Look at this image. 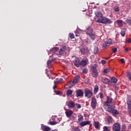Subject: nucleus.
<instances>
[{"label": "nucleus", "instance_id": "nucleus-11", "mask_svg": "<svg viewBox=\"0 0 131 131\" xmlns=\"http://www.w3.org/2000/svg\"><path fill=\"white\" fill-rule=\"evenodd\" d=\"M91 124V121H81V123H79V125L81 127L85 126V125H89Z\"/></svg>", "mask_w": 131, "mask_h": 131}, {"label": "nucleus", "instance_id": "nucleus-30", "mask_svg": "<svg viewBox=\"0 0 131 131\" xmlns=\"http://www.w3.org/2000/svg\"><path fill=\"white\" fill-rule=\"evenodd\" d=\"M72 93H73L72 90H67V96L71 95Z\"/></svg>", "mask_w": 131, "mask_h": 131}, {"label": "nucleus", "instance_id": "nucleus-25", "mask_svg": "<svg viewBox=\"0 0 131 131\" xmlns=\"http://www.w3.org/2000/svg\"><path fill=\"white\" fill-rule=\"evenodd\" d=\"M111 81H112V83H116L117 82L118 80L115 77H112V79H111Z\"/></svg>", "mask_w": 131, "mask_h": 131}, {"label": "nucleus", "instance_id": "nucleus-2", "mask_svg": "<svg viewBox=\"0 0 131 131\" xmlns=\"http://www.w3.org/2000/svg\"><path fill=\"white\" fill-rule=\"evenodd\" d=\"M97 23H101L103 24H111L113 23V21L111 20L110 18H107L106 17H102L99 18L96 21Z\"/></svg>", "mask_w": 131, "mask_h": 131}, {"label": "nucleus", "instance_id": "nucleus-59", "mask_svg": "<svg viewBox=\"0 0 131 131\" xmlns=\"http://www.w3.org/2000/svg\"><path fill=\"white\" fill-rule=\"evenodd\" d=\"M53 90H55V89H57V87L55 85H54L53 87Z\"/></svg>", "mask_w": 131, "mask_h": 131}, {"label": "nucleus", "instance_id": "nucleus-40", "mask_svg": "<svg viewBox=\"0 0 131 131\" xmlns=\"http://www.w3.org/2000/svg\"><path fill=\"white\" fill-rule=\"evenodd\" d=\"M61 82L58 81V78L56 79V80L54 81V85L58 84V83H61Z\"/></svg>", "mask_w": 131, "mask_h": 131}, {"label": "nucleus", "instance_id": "nucleus-63", "mask_svg": "<svg viewBox=\"0 0 131 131\" xmlns=\"http://www.w3.org/2000/svg\"><path fill=\"white\" fill-rule=\"evenodd\" d=\"M125 43H128V42H127V41H125Z\"/></svg>", "mask_w": 131, "mask_h": 131}, {"label": "nucleus", "instance_id": "nucleus-12", "mask_svg": "<svg viewBox=\"0 0 131 131\" xmlns=\"http://www.w3.org/2000/svg\"><path fill=\"white\" fill-rule=\"evenodd\" d=\"M88 61V60L87 59L82 60L81 61H80V66H81L82 67H84L87 65Z\"/></svg>", "mask_w": 131, "mask_h": 131}, {"label": "nucleus", "instance_id": "nucleus-33", "mask_svg": "<svg viewBox=\"0 0 131 131\" xmlns=\"http://www.w3.org/2000/svg\"><path fill=\"white\" fill-rule=\"evenodd\" d=\"M99 123L98 122H95L94 123L95 128L98 129L99 128Z\"/></svg>", "mask_w": 131, "mask_h": 131}, {"label": "nucleus", "instance_id": "nucleus-52", "mask_svg": "<svg viewBox=\"0 0 131 131\" xmlns=\"http://www.w3.org/2000/svg\"><path fill=\"white\" fill-rule=\"evenodd\" d=\"M131 50L130 48H127L125 49V52H128V51H130Z\"/></svg>", "mask_w": 131, "mask_h": 131}, {"label": "nucleus", "instance_id": "nucleus-29", "mask_svg": "<svg viewBox=\"0 0 131 131\" xmlns=\"http://www.w3.org/2000/svg\"><path fill=\"white\" fill-rule=\"evenodd\" d=\"M105 43L106 45H112L113 43V41L111 40V39H108V40H106Z\"/></svg>", "mask_w": 131, "mask_h": 131}, {"label": "nucleus", "instance_id": "nucleus-60", "mask_svg": "<svg viewBox=\"0 0 131 131\" xmlns=\"http://www.w3.org/2000/svg\"><path fill=\"white\" fill-rule=\"evenodd\" d=\"M56 94H57V95H60V92L58 91V92H57V93H56Z\"/></svg>", "mask_w": 131, "mask_h": 131}, {"label": "nucleus", "instance_id": "nucleus-6", "mask_svg": "<svg viewBox=\"0 0 131 131\" xmlns=\"http://www.w3.org/2000/svg\"><path fill=\"white\" fill-rule=\"evenodd\" d=\"M91 106L93 110L96 109V107L97 106V100L95 97L91 98Z\"/></svg>", "mask_w": 131, "mask_h": 131}, {"label": "nucleus", "instance_id": "nucleus-21", "mask_svg": "<svg viewBox=\"0 0 131 131\" xmlns=\"http://www.w3.org/2000/svg\"><path fill=\"white\" fill-rule=\"evenodd\" d=\"M74 66L77 68H79L80 67V61H79V59H75Z\"/></svg>", "mask_w": 131, "mask_h": 131}, {"label": "nucleus", "instance_id": "nucleus-38", "mask_svg": "<svg viewBox=\"0 0 131 131\" xmlns=\"http://www.w3.org/2000/svg\"><path fill=\"white\" fill-rule=\"evenodd\" d=\"M69 36L70 37V39H74V33H69Z\"/></svg>", "mask_w": 131, "mask_h": 131}, {"label": "nucleus", "instance_id": "nucleus-46", "mask_svg": "<svg viewBox=\"0 0 131 131\" xmlns=\"http://www.w3.org/2000/svg\"><path fill=\"white\" fill-rule=\"evenodd\" d=\"M110 45H108V44H107V43H103L102 47H104V48H107V47H109Z\"/></svg>", "mask_w": 131, "mask_h": 131}, {"label": "nucleus", "instance_id": "nucleus-19", "mask_svg": "<svg viewBox=\"0 0 131 131\" xmlns=\"http://www.w3.org/2000/svg\"><path fill=\"white\" fill-rule=\"evenodd\" d=\"M104 94L103 93H102V92H101L100 93H99L98 94H97L96 95V98H98L99 97V98H100V99H103L104 98Z\"/></svg>", "mask_w": 131, "mask_h": 131}, {"label": "nucleus", "instance_id": "nucleus-24", "mask_svg": "<svg viewBox=\"0 0 131 131\" xmlns=\"http://www.w3.org/2000/svg\"><path fill=\"white\" fill-rule=\"evenodd\" d=\"M84 43L86 45H91L92 42L90 39L87 38V39H85Z\"/></svg>", "mask_w": 131, "mask_h": 131}, {"label": "nucleus", "instance_id": "nucleus-49", "mask_svg": "<svg viewBox=\"0 0 131 131\" xmlns=\"http://www.w3.org/2000/svg\"><path fill=\"white\" fill-rule=\"evenodd\" d=\"M76 107H77V109H80L81 107V105H80L79 103H76Z\"/></svg>", "mask_w": 131, "mask_h": 131}, {"label": "nucleus", "instance_id": "nucleus-14", "mask_svg": "<svg viewBox=\"0 0 131 131\" xmlns=\"http://www.w3.org/2000/svg\"><path fill=\"white\" fill-rule=\"evenodd\" d=\"M67 106L70 108H74L75 107V103L73 101H71L67 103Z\"/></svg>", "mask_w": 131, "mask_h": 131}, {"label": "nucleus", "instance_id": "nucleus-10", "mask_svg": "<svg viewBox=\"0 0 131 131\" xmlns=\"http://www.w3.org/2000/svg\"><path fill=\"white\" fill-rule=\"evenodd\" d=\"M76 97H83V92L81 90H78L76 91Z\"/></svg>", "mask_w": 131, "mask_h": 131}, {"label": "nucleus", "instance_id": "nucleus-51", "mask_svg": "<svg viewBox=\"0 0 131 131\" xmlns=\"http://www.w3.org/2000/svg\"><path fill=\"white\" fill-rule=\"evenodd\" d=\"M120 61H121L122 63L125 64L124 59L123 58L120 59Z\"/></svg>", "mask_w": 131, "mask_h": 131}, {"label": "nucleus", "instance_id": "nucleus-54", "mask_svg": "<svg viewBox=\"0 0 131 131\" xmlns=\"http://www.w3.org/2000/svg\"><path fill=\"white\" fill-rule=\"evenodd\" d=\"M77 118V116L75 114H74L72 116V120H75Z\"/></svg>", "mask_w": 131, "mask_h": 131}, {"label": "nucleus", "instance_id": "nucleus-62", "mask_svg": "<svg viewBox=\"0 0 131 131\" xmlns=\"http://www.w3.org/2000/svg\"><path fill=\"white\" fill-rule=\"evenodd\" d=\"M121 131H125V128L124 129H122Z\"/></svg>", "mask_w": 131, "mask_h": 131}, {"label": "nucleus", "instance_id": "nucleus-28", "mask_svg": "<svg viewBox=\"0 0 131 131\" xmlns=\"http://www.w3.org/2000/svg\"><path fill=\"white\" fill-rule=\"evenodd\" d=\"M52 62H53V59H51L50 60H49L47 61V65L48 66V68H50V67H51Z\"/></svg>", "mask_w": 131, "mask_h": 131}, {"label": "nucleus", "instance_id": "nucleus-43", "mask_svg": "<svg viewBox=\"0 0 131 131\" xmlns=\"http://www.w3.org/2000/svg\"><path fill=\"white\" fill-rule=\"evenodd\" d=\"M125 34H126V31H125V30H123V31H121V35L122 37H124Z\"/></svg>", "mask_w": 131, "mask_h": 131}, {"label": "nucleus", "instance_id": "nucleus-4", "mask_svg": "<svg viewBox=\"0 0 131 131\" xmlns=\"http://www.w3.org/2000/svg\"><path fill=\"white\" fill-rule=\"evenodd\" d=\"M106 111L110 113H112L113 116H117L119 114V112L112 106H107Z\"/></svg>", "mask_w": 131, "mask_h": 131}, {"label": "nucleus", "instance_id": "nucleus-9", "mask_svg": "<svg viewBox=\"0 0 131 131\" xmlns=\"http://www.w3.org/2000/svg\"><path fill=\"white\" fill-rule=\"evenodd\" d=\"M67 50V47L66 46H63L61 47L60 50L58 51V53H57V55L61 56L64 54L66 53V51Z\"/></svg>", "mask_w": 131, "mask_h": 131}, {"label": "nucleus", "instance_id": "nucleus-61", "mask_svg": "<svg viewBox=\"0 0 131 131\" xmlns=\"http://www.w3.org/2000/svg\"><path fill=\"white\" fill-rule=\"evenodd\" d=\"M104 6H106V5H107V3H104Z\"/></svg>", "mask_w": 131, "mask_h": 131}, {"label": "nucleus", "instance_id": "nucleus-48", "mask_svg": "<svg viewBox=\"0 0 131 131\" xmlns=\"http://www.w3.org/2000/svg\"><path fill=\"white\" fill-rule=\"evenodd\" d=\"M119 7H116L115 8H114V11H115L116 12H119Z\"/></svg>", "mask_w": 131, "mask_h": 131}, {"label": "nucleus", "instance_id": "nucleus-7", "mask_svg": "<svg viewBox=\"0 0 131 131\" xmlns=\"http://www.w3.org/2000/svg\"><path fill=\"white\" fill-rule=\"evenodd\" d=\"M121 125L119 123H115L112 126V130L113 131H120Z\"/></svg>", "mask_w": 131, "mask_h": 131}, {"label": "nucleus", "instance_id": "nucleus-22", "mask_svg": "<svg viewBox=\"0 0 131 131\" xmlns=\"http://www.w3.org/2000/svg\"><path fill=\"white\" fill-rule=\"evenodd\" d=\"M116 23L119 27H122V26H123V20H122L118 19V20H117Z\"/></svg>", "mask_w": 131, "mask_h": 131}, {"label": "nucleus", "instance_id": "nucleus-57", "mask_svg": "<svg viewBox=\"0 0 131 131\" xmlns=\"http://www.w3.org/2000/svg\"><path fill=\"white\" fill-rule=\"evenodd\" d=\"M106 63V61L105 60H102V64H105Z\"/></svg>", "mask_w": 131, "mask_h": 131}, {"label": "nucleus", "instance_id": "nucleus-41", "mask_svg": "<svg viewBox=\"0 0 131 131\" xmlns=\"http://www.w3.org/2000/svg\"><path fill=\"white\" fill-rule=\"evenodd\" d=\"M127 104H131V97L127 98Z\"/></svg>", "mask_w": 131, "mask_h": 131}, {"label": "nucleus", "instance_id": "nucleus-50", "mask_svg": "<svg viewBox=\"0 0 131 131\" xmlns=\"http://www.w3.org/2000/svg\"><path fill=\"white\" fill-rule=\"evenodd\" d=\"M88 70L87 69H83V73L86 74L88 73Z\"/></svg>", "mask_w": 131, "mask_h": 131}, {"label": "nucleus", "instance_id": "nucleus-3", "mask_svg": "<svg viewBox=\"0 0 131 131\" xmlns=\"http://www.w3.org/2000/svg\"><path fill=\"white\" fill-rule=\"evenodd\" d=\"M97 64H95L94 66H92L91 67V70L92 71V75L93 76V77L97 78L98 76V71L97 70Z\"/></svg>", "mask_w": 131, "mask_h": 131}, {"label": "nucleus", "instance_id": "nucleus-35", "mask_svg": "<svg viewBox=\"0 0 131 131\" xmlns=\"http://www.w3.org/2000/svg\"><path fill=\"white\" fill-rule=\"evenodd\" d=\"M126 76L128 80L131 81V74L129 72H127Z\"/></svg>", "mask_w": 131, "mask_h": 131}, {"label": "nucleus", "instance_id": "nucleus-34", "mask_svg": "<svg viewBox=\"0 0 131 131\" xmlns=\"http://www.w3.org/2000/svg\"><path fill=\"white\" fill-rule=\"evenodd\" d=\"M75 84L73 82H69L68 83H67V85H68L69 88H71L73 86V84Z\"/></svg>", "mask_w": 131, "mask_h": 131}, {"label": "nucleus", "instance_id": "nucleus-31", "mask_svg": "<svg viewBox=\"0 0 131 131\" xmlns=\"http://www.w3.org/2000/svg\"><path fill=\"white\" fill-rule=\"evenodd\" d=\"M58 122L57 121H50L49 122V124L51 125H56L57 124H58Z\"/></svg>", "mask_w": 131, "mask_h": 131}, {"label": "nucleus", "instance_id": "nucleus-47", "mask_svg": "<svg viewBox=\"0 0 131 131\" xmlns=\"http://www.w3.org/2000/svg\"><path fill=\"white\" fill-rule=\"evenodd\" d=\"M112 52H113V53H117V49L116 48H114L112 49Z\"/></svg>", "mask_w": 131, "mask_h": 131}, {"label": "nucleus", "instance_id": "nucleus-37", "mask_svg": "<svg viewBox=\"0 0 131 131\" xmlns=\"http://www.w3.org/2000/svg\"><path fill=\"white\" fill-rule=\"evenodd\" d=\"M107 120L108 123H111L112 122H113V117H112L111 116L108 117Z\"/></svg>", "mask_w": 131, "mask_h": 131}, {"label": "nucleus", "instance_id": "nucleus-44", "mask_svg": "<svg viewBox=\"0 0 131 131\" xmlns=\"http://www.w3.org/2000/svg\"><path fill=\"white\" fill-rule=\"evenodd\" d=\"M110 72V69L109 68L106 69L104 70V71H103V73H108Z\"/></svg>", "mask_w": 131, "mask_h": 131}, {"label": "nucleus", "instance_id": "nucleus-16", "mask_svg": "<svg viewBox=\"0 0 131 131\" xmlns=\"http://www.w3.org/2000/svg\"><path fill=\"white\" fill-rule=\"evenodd\" d=\"M102 82L104 84H108L110 82V80L106 77H102Z\"/></svg>", "mask_w": 131, "mask_h": 131}, {"label": "nucleus", "instance_id": "nucleus-56", "mask_svg": "<svg viewBox=\"0 0 131 131\" xmlns=\"http://www.w3.org/2000/svg\"><path fill=\"white\" fill-rule=\"evenodd\" d=\"M58 81H59V82L62 83V82H63V79H62V78H60V79H59V78H58Z\"/></svg>", "mask_w": 131, "mask_h": 131}, {"label": "nucleus", "instance_id": "nucleus-20", "mask_svg": "<svg viewBox=\"0 0 131 131\" xmlns=\"http://www.w3.org/2000/svg\"><path fill=\"white\" fill-rule=\"evenodd\" d=\"M98 91H99V87H98V85L96 84L94 86V89L93 90V92H94V94L96 95V94L98 93Z\"/></svg>", "mask_w": 131, "mask_h": 131}, {"label": "nucleus", "instance_id": "nucleus-23", "mask_svg": "<svg viewBox=\"0 0 131 131\" xmlns=\"http://www.w3.org/2000/svg\"><path fill=\"white\" fill-rule=\"evenodd\" d=\"M83 120V116L82 115H79L78 116V122H82Z\"/></svg>", "mask_w": 131, "mask_h": 131}, {"label": "nucleus", "instance_id": "nucleus-58", "mask_svg": "<svg viewBox=\"0 0 131 131\" xmlns=\"http://www.w3.org/2000/svg\"><path fill=\"white\" fill-rule=\"evenodd\" d=\"M46 74L47 75V76L49 77V74L48 73V69H46Z\"/></svg>", "mask_w": 131, "mask_h": 131}, {"label": "nucleus", "instance_id": "nucleus-64", "mask_svg": "<svg viewBox=\"0 0 131 131\" xmlns=\"http://www.w3.org/2000/svg\"><path fill=\"white\" fill-rule=\"evenodd\" d=\"M52 131H55L54 130H52Z\"/></svg>", "mask_w": 131, "mask_h": 131}, {"label": "nucleus", "instance_id": "nucleus-32", "mask_svg": "<svg viewBox=\"0 0 131 131\" xmlns=\"http://www.w3.org/2000/svg\"><path fill=\"white\" fill-rule=\"evenodd\" d=\"M125 22L127 24V25L131 26V18L130 19H127L125 20Z\"/></svg>", "mask_w": 131, "mask_h": 131}, {"label": "nucleus", "instance_id": "nucleus-36", "mask_svg": "<svg viewBox=\"0 0 131 131\" xmlns=\"http://www.w3.org/2000/svg\"><path fill=\"white\" fill-rule=\"evenodd\" d=\"M79 29H76V31H75V34H76V36H79Z\"/></svg>", "mask_w": 131, "mask_h": 131}, {"label": "nucleus", "instance_id": "nucleus-1", "mask_svg": "<svg viewBox=\"0 0 131 131\" xmlns=\"http://www.w3.org/2000/svg\"><path fill=\"white\" fill-rule=\"evenodd\" d=\"M86 34L89 36L91 40L94 41L96 39V34L94 33L92 27H89L85 30Z\"/></svg>", "mask_w": 131, "mask_h": 131}, {"label": "nucleus", "instance_id": "nucleus-53", "mask_svg": "<svg viewBox=\"0 0 131 131\" xmlns=\"http://www.w3.org/2000/svg\"><path fill=\"white\" fill-rule=\"evenodd\" d=\"M127 108L129 110V111H131V104H127Z\"/></svg>", "mask_w": 131, "mask_h": 131}, {"label": "nucleus", "instance_id": "nucleus-42", "mask_svg": "<svg viewBox=\"0 0 131 131\" xmlns=\"http://www.w3.org/2000/svg\"><path fill=\"white\" fill-rule=\"evenodd\" d=\"M99 52V49L98 47H95L94 49V54H97Z\"/></svg>", "mask_w": 131, "mask_h": 131}, {"label": "nucleus", "instance_id": "nucleus-5", "mask_svg": "<svg viewBox=\"0 0 131 131\" xmlns=\"http://www.w3.org/2000/svg\"><path fill=\"white\" fill-rule=\"evenodd\" d=\"M84 94H85V97L88 99L91 98L93 95V91L89 89H84Z\"/></svg>", "mask_w": 131, "mask_h": 131}, {"label": "nucleus", "instance_id": "nucleus-15", "mask_svg": "<svg viewBox=\"0 0 131 131\" xmlns=\"http://www.w3.org/2000/svg\"><path fill=\"white\" fill-rule=\"evenodd\" d=\"M95 16H96V17H97V18L104 17V16H102L101 12H100L99 11H95Z\"/></svg>", "mask_w": 131, "mask_h": 131}, {"label": "nucleus", "instance_id": "nucleus-27", "mask_svg": "<svg viewBox=\"0 0 131 131\" xmlns=\"http://www.w3.org/2000/svg\"><path fill=\"white\" fill-rule=\"evenodd\" d=\"M81 53L83 54H87L88 50L85 48L81 49Z\"/></svg>", "mask_w": 131, "mask_h": 131}, {"label": "nucleus", "instance_id": "nucleus-13", "mask_svg": "<svg viewBox=\"0 0 131 131\" xmlns=\"http://www.w3.org/2000/svg\"><path fill=\"white\" fill-rule=\"evenodd\" d=\"M41 129L42 131H51V128L43 124L41 125Z\"/></svg>", "mask_w": 131, "mask_h": 131}, {"label": "nucleus", "instance_id": "nucleus-55", "mask_svg": "<svg viewBox=\"0 0 131 131\" xmlns=\"http://www.w3.org/2000/svg\"><path fill=\"white\" fill-rule=\"evenodd\" d=\"M131 43V38H129L128 40H127V43L130 44Z\"/></svg>", "mask_w": 131, "mask_h": 131}, {"label": "nucleus", "instance_id": "nucleus-26", "mask_svg": "<svg viewBox=\"0 0 131 131\" xmlns=\"http://www.w3.org/2000/svg\"><path fill=\"white\" fill-rule=\"evenodd\" d=\"M58 48L57 47H53V48L50 49V52L55 53L58 51Z\"/></svg>", "mask_w": 131, "mask_h": 131}, {"label": "nucleus", "instance_id": "nucleus-8", "mask_svg": "<svg viewBox=\"0 0 131 131\" xmlns=\"http://www.w3.org/2000/svg\"><path fill=\"white\" fill-rule=\"evenodd\" d=\"M113 99L111 97L107 96V100L105 102H104V106H106L107 107L111 106V103L113 102Z\"/></svg>", "mask_w": 131, "mask_h": 131}, {"label": "nucleus", "instance_id": "nucleus-17", "mask_svg": "<svg viewBox=\"0 0 131 131\" xmlns=\"http://www.w3.org/2000/svg\"><path fill=\"white\" fill-rule=\"evenodd\" d=\"M79 79H80V76L79 75L76 76L74 78V80H73L72 82H73L75 84H77L78 83V81H79Z\"/></svg>", "mask_w": 131, "mask_h": 131}, {"label": "nucleus", "instance_id": "nucleus-45", "mask_svg": "<svg viewBox=\"0 0 131 131\" xmlns=\"http://www.w3.org/2000/svg\"><path fill=\"white\" fill-rule=\"evenodd\" d=\"M71 131H80V129L79 127H77L73 128L72 130Z\"/></svg>", "mask_w": 131, "mask_h": 131}, {"label": "nucleus", "instance_id": "nucleus-18", "mask_svg": "<svg viewBox=\"0 0 131 131\" xmlns=\"http://www.w3.org/2000/svg\"><path fill=\"white\" fill-rule=\"evenodd\" d=\"M65 114H66L67 117L70 118L72 115V114H73V112H72V111H68L66 112H65Z\"/></svg>", "mask_w": 131, "mask_h": 131}, {"label": "nucleus", "instance_id": "nucleus-39", "mask_svg": "<svg viewBox=\"0 0 131 131\" xmlns=\"http://www.w3.org/2000/svg\"><path fill=\"white\" fill-rule=\"evenodd\" d=\"M103 131H110V129L109 128H108V127L105 126L103 127Z\"/></svg>", "mask_w": 131, "mask_h": 131}]
</instances>
